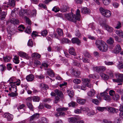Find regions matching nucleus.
<instances>
[{"label":"nucleus","mask_w":123,"mask_h":123,"mask_svg":"<svg viewBox=\"0 0 123 123\" xmlns=\"http://www.w3.org/2000/svg\"><path fill=\"white\" fill-rule=\"evenodd\" d=\"M80 11L77 9L76 12V15H74L72 13H69L66 15V18L69 20L75 23L77 20L79 21L80 20Z\"/></svg>","instance_id":"1"},{"label":"nucleus","mask_w":123,"mask_h":123,"mask_svg":"<svg viewBox=\"0 0 123 123\" xmlns=\"http://www.w3.org/2000/svg\"><path fill=\"white\" fill-rule=\"evenodd\" d=\"M99 11L102 15L105 17L108 18L111 16V12L109 10L101 7L99 8Z\"/></svg>","instance_id":"2"},{"label":"nucleus","mask_w":123,"mask_h":123,"mask_svg":"<svg viewBox=\"0 0 123 123\" xmlns=\"http://www.w3.org/2000/svg\"><path fill=\"white\" fill-rule=\"evenodd\" d=\"M68 108H58L56 109V111L58 112L55 114V116L56 117H57L59 116H64L65 115V113L63 111L67 110L68 109Z\"/></svg>","instance_id":"3"},{"label":"nucleus","mask_w":123,"mask_h":123,"mask_svg":"<svg viewBox=\"0 0 123 123\" xmlns=\"http://www.w3.org/2000/svg\"><path fill=\"white\" fill-rule=\"evenodd\" d=\"M83 82V84L84 86L82 85L80 86V88L81 90H85L86 89V86L89 88L91 87V86L89 82L90 80L87 79H83L82 80Z\"/></svg>","instance_id":"4"},{"label":"nucleus","mask_w":123,"mask_h":123,"mask_svg":"<svg viewBox=\"0 0 123 123\" xmlns=\"http://www.w3.org/2000/svg\"><path fill=\"white\" fill-rule=\"evenodd\" d=\"M117 79H113V81L117 83L123 82V74H118L116 75Z\"/></svg>","instance_id":"5"},{"label":"nucleus","mask_w":123,"mask_h":123,"mask_svg":"<svg viewBox=\"0 0 123 123\" xmlns=\"http://www.w3.org/2000/svg\"><path fill=\"white\" fill-rule=\"evenodd\" d=\"M68 120L69 122L73 123H84V122L83 120H80L79 119L75 117L69 118Z\"/></svg>","instance_id":"6"},{"label":"nucleus","mask_w":123,"mask_h":123,"mask_svg":"<svg viewBox=\"0 0 123 123\" xmlns=\"http://www.w3.org/2000/svg\"><path fill=\"white\" fill-rule=\"evenodd\" d=\"M100 95L104 99L108 102L110 101L111 100L110 96L108 94L107 92H105L100 94Z\"/></svg>","instance_id":"7"},{"label":"nucleus","mask_w":123,"mask_h":123,"mask_svg":"<svg viewBox=\"0 0 123 123\" xmlns=\"http://www.w3.org/2000/svg\"><path fill=\"white\" fill-rule=\"evenodd\" d=\"M100 25L102 26H104L105 27V29L108 31L110 32H112L113 29L112 27L108 25L105 23H101V22L100 23Z\"/></svg>","instance_id":"8"},{"label":"nucleus","mask_w":123,"mask_h":123,"mask_svg":"<svg viewBox=\"0 0 123 123\" xmlns=\"http://www.w3.org/2000/svg\"><path fill=\"white\" fill-rule=\"evenodd\" d=\"M98 49L101 51L106 52L108 50V46L105 42Z\"/></svg>","instance_id":"9"},{"label":"nucleus","mask_w":123,"mask_h":123,"mask_svg":"<svg viewBox=\"0 0 123 123\" xmlns=\"http://www.w3.org/2000/svg\"><path fill=\"white\" fill-rule=\"evenodd\" d=\"M105 42L100 40H97L95 41V44L96 47L99 49Z\"/></svg>","instance_id":"10"},{"label":"nucleus","mask_w":123,"mask_h":123,"mask_svg":"<svg viewBox=\"0 0 123 123\" xmlns=\"http://www.w3.org/2000/svg\"><path fill=\"white\" fill-rule=\"evenodd\" d=\"M81 12L83 14H89L90 13V10L86 7H83L81 9Z\"/></svg>","instance_id":"11"},{"label":"nucleus","mask_w":123,"mask_h":123,"mask_svg":"<svg viewBox=\"0 0 123 123\" xmlns=\"http://www.w3.org/2000/svg\"><path fill=\"white\" fill-rule=\"evenodd\" d=\"M3 117L7 119L8 121H10L12 120L13 117L12 115L9 113H5L3 115Z\"/></svg>","instance_id":"12"},{"label":"nucleus","mask_w":123,"mask_h":123,"mask_svg":"<svg viewBox=\"0 0 123 123\" xmlns=\"http://www.w3.org/2000/svg\"><path fill=\"white\" fill-rule=\"evenodd\" d=\"M76 101L79 104L83 105L86 103V100L80 98H77Z\"/></svg>","instance_id":"13"},{"label":"nucleus","mask_w":123,"mask_h":123,"mask_svg":"<svg viewBox=\"0 0 123 123\" xmlns=\"http://www.w3.org/2000/svg\"><path fill=\"white\" fill-rule=\"evenodd\" d=\"M121 50V48L120 45L119 44L117 45L115 48L113 50V52L117 54L120 52Z\"/></svg>","instance_id":"14"},{"label":"nucleus","mask_w":123,"mask_h":123,"mask_svg":"<svg viewBox=\"0 0 123 123\" xmlns=\"http://www.w3.org/2000/svg\"><path fill=\"white\" fill-rule=\"evenodd\" d=\"M71 41L73 43H76L78 45H80L81 43L80 40L76 37L72 38L71 39Z\"/></svg>","instance_id":"15"},{"label":"nucleus","mask_w":123,"mask_h":123,"mask_svg":"<svg viewBox=\"0 0 123 123\" xmlns=\"http://www.w3.org/2000/svg\"><path fill=\"white\" fill-rule=\"evenodd\" d=\"M26 79L28 81H32L34 79V76L32 74H30L26 76Z\"/></svg>","instance_id":"16"},{"label":"nucleus","mask_w":123,"mask_h":123,"mask_svg":"<svg viewBox=\"0 0 123 123\" xmlns=\"http://www.w3.org/2000/svg\"><path fill=\"white\" fill-rule=\"evenodd\" d=\"M11 88H9V90L11 92H16L17 91L16 86V85H14L13 84H12V82L9 83Z\"/></svg>","instance_id":"17"},{"label":"nucleus","mask_w":123,"mask_h":123,"mask_svg":"<svg viewBox=\"0 0 123 123\" xmlns=\"http://www.w3.org/2000/svg\"><path fill=\"white\" fill-rule=\"evenodd\" d=\"M95 68L97 71L98 72L100 71H104L106 69L105 68L104 66L97 67Z\"/></svg>","instance_id":"18"},{"label":"nucleus","mask_w":123,"mask_h":123,"mask_svg":"<svg viewBox=\"0 0 123 123\" xmlns=\"http://www.w3.org/2000/svg\"><path fill=\"white\" fill-rule=\"evenodd\" d=\"M7 13L5 12H2L1 9L0 7V19L1 20H4L5 18Z\"/></svg>","instance_id":"19"},{"label":"nucleus","mask_w":123,"mask_h":123,"mask_svg":"<svg viewBox=\"0 0 123 123\" xmlns=\"http://www.w3.org/2000/svg\"><path fill=\"white\" fill-rule=\"evenodd\" d=\"M72 74L75 76V77H78L80 74V72L78 71H75L74 69L72 70Z\"/></svg>","instance_id":"20"},{"label":"nucleus","mask_w":123,"mask_h":123,"mask_svg":"<svg viewBox=\"0 0 123 123\" xmlns=\"http://www.w3.org/2000/svg\"><path fill=\"white\" fill-rule=\"evenodd\" d=\"M39 114L37 113L34 114L31 117H30V121H31L32 120L38 118L39 117Z\"/></svg>","instance_id":"21"},{"label":"nucleus","mask_w":123,"mask_h":123,"mask_svg":"<svg viewBox=\"0 0 123 123\" xmlns=\"http://www.w3.org/2000/svg\"><path fill=\"white\" fill-rule=\"evenodd\" d=\"M47 74L49 76L51 77H53L55 76L54 73L52 70L50 69H48L47 71Z\"/></svg>","instance_id":"22"},{"label":"nucleus","mask_w":123,"mask_h":123,"mask_svg":"<svg viewBox=\"0 0 123 123\" xmlns=\"http://www.w3.org/2000/svg\"><path fill=\"white\" fill-rule=\"evenodd\" d=\"M18 55L20 56L27 58L28 57V55L26 54L25 52L22 51H19L18 52Z\"/></svg>","instance_id":"23"},{"label":"nucleus","mask_w":123,"mask_h":123,"mask_svg":"<svg viewBox=\"0 0 123 123\" xmlns=\"http://www.w3.org/2000/svg\"><path fill=\"white\" fill-rule=\"evenodd\" d=\"M69 52L70 54L72 55H76L75 49L73 47L70 48L69 50Z\"/></svg>","instance_id":"24"},{"label":"nucleus","mask_w":123,"mask_h":123,"mask_svg":"<svg viewBox=\"0 0 123 123\" xmlns=\"http://www.w3.org/2000/svg\"><path fill=\"white\" fill-rule=\"evenodd\" d=\"M96 110L101 112H102L106 109V108L105 107H101L98 106L96 107Z\"/></svg>","instance_id":"25"},{"label":"nucleus","mask_w":123,"mask_h":123,"mask_svg":"<svg viewBox=\"0 0 123 123\" xmlns=\"http://www.w3.org/2000/svg\"><path fill=\"white\" fill-rule=\"evenodd\" d=\"M48 120L45 117H43L38 122V123H48Z\"/></svg>","instance_id":"26"},{"label":"nucleus","mask_w":123,"mask_h":123,"mask_svg":"<svg viewBox=\"0 0 123 123\" xmlns=\"http://www.w3.org/2000/svg\"><path fill=\"white\" fill-rule=\"evenodd\" d=\"M106 42L109 44L113 45L114 43V41L113 38L110 37L107 40Z\"/></svg>","instance_id":"27"},{"label":"nucleus","mask_w":123,"mask_h":123,"mask_svg":"<svg viewBox=\"0 0 123 123\" xmlns=\"http://www.w3.org/2000/svg\"><path fill=\"white\" fill-rule=\"evenodd\" d=\"M100 75L103 79L104 80H107L109 79L108 76L103 73H100Z\"/></svg>","instance_id":"28"},{"label":"nucleus","mask_w":123,"mask_h":123,"mask_svg":"<svg viewBox=\"0 0 123 123\" xmlns=\"http://www.w3.org/2000/svg\"><path fill=\"white\" fill-rule=\"evenodd\" d=\"M116 33L120 37L123 38V32L121 30H117L115 31Z\"/></svg>","instance_id":"29"},{"label":"nucleus","mask_w":123,"mask_h":123,"mask_svg":"<svg viewBox=\"0 0 123 123\" xmlns=\"http://www.w3.org/2000/svg\"><path fill=\"white\" fill-rule=\"evenodd\" d=\"M26 105L30 110L33 111V107L31 103L28 101L27 102H26Z\"/></svg>","instance_id":"30"},{"label":"nucleus","mask_w":123,"mask_h":123,"mask_svg":"<svg viewBox=\"0 0 123 123\" xmlns=\"http://www.w3.org/2000/svg\"><path fill=\"white\" fill-rule=\"evenodd\" d=\"M95 94V91L93 89H92L88 92V95L91 97H92Z\"/></svg>","instance_id":"31"},{"label":"nucleus","mask_w":123,"mask_h":123,"mask_svg":"<svg viewBox=\"0 0 123 123\" xmlns=\"http://www.w3.org/2000/svg\"><path fill=\"white\" fill-rule=\"evenodd\" d=\"M61 43H70V41L66 38H63L61 40Z\"/></svg>","instance_id":"32"},{"label":"nucleus","mask_w":123,"mask_h":123,"mask_svg":"<svg viewBox=\"0 0 123 123\" xmlns=\"http://www.w3.org/2000/svg\"><path fill=\"white\" fill-rule=\"evenodd\" d=\"M13 59L14 60H13V61L16 64H18L19 63V57L18 56H17L16 55H15L14 56Z\"/></svg>","instance_id":"33"},{"label":"nucleus","mask_w":123,"mask_h":123,"mask_svg":"<svg viewBox=\"0 0 123 123\" xmlns=\"http://www.w3.org/2000/svg\"><path fill=\"white\" fill-rule=\"evenodd\" d=\"M10 22L12 24H17L19 23V21L18 20L14 18L11 19L10 20Z\"/></svg>","instance_id":"34"},{"label":"nucleus","mask_w":123,"mask_h":123,"mask_svg":"<svg viewBox=\"0 0 123 123\" xmlns=\"http://www.w3.org/2000/svg\"><path fill=\"white\" fill-rule=\"evenodd\" d=\"M109 111L111 113H116L115 109L114 108L109 107L108 108Z\"/></svg>","instance_id":"35"},{"label":"nucleus","mask_w":123,"mask_h":123,"mask_svg":"<svg viewBox=\"0 0 123 123\" xmlns=\"http://www.w3.org/2000/svg\"><path fill=\"white\" fill-rule=\"evenodd\" d=\"M54 91L56 94L60 97H62V92L60 90L57 89L55 90Z\"/></svg>","instance_id":"36"},{"label":"nucleus","mask_w":123,"mask_h":123,"mask_svg":"<svg viewBox=\"0 0 123 123\" xmlns=\"http://www.w3.org/2000/svg\"><path fill=\"white\" fill-rule=\"evenodd\" d=\"M56 31L59 36H61L62 35L63 32L62 29L60 28L57 29L56 30Z\"/></svg>","instance_id":"37"},{"label":"nucleus","mask_w":123,"mask_h":123,"mask_svg":"<svg viewBox=\"0 0 123 123\" xmlns=\"http://www.w3.org/2000/svg\"><path fill=\"white\" fill-rule=\"evenodd\" d=\"M19 13V15L20 17H23L24 16L25 14V10L22 9L20 10Z\"/></svg>","instance_id":"38"},{"label":"nucleus","mask_w":123,"mask_h":123,"mask_svg":"<svg viewBox=\"0 0 123 123\" xmlns=\"http://www.w3.org/2000/svg\"><path fill=\"white\" fill-rule=\"evenodd\" d=\"M102 2L105 5L107 6L111 3V0H102Z\"/></svg>","instance_id":"39"},{"label":"nucleus","mask_w":123,"mask_h":123,"mask_svg":"<svg viewBox=\"0 0 123 123\" xmlns=\"http://www.w3.org/2000/svg\"><path fill=\"white\" fill-rule=\"evenodd\" d=\"M68 105L69 106L72 107H74L77 106V104L76 102L74 101H71V102L69 103Z\"/></svg>","instance_id":"40"},{"label":"nucleus","mask_w":123,"mask_h":123,"mask_svg":"<svg viewBox=\"0 0 123 123\" xmlns=\"http://www.w3.org/2000/svg\"><path fill=\"white\" fill-rule=\"evenodd\" d=\"M11 59V57L10 56H6L3 57V60L5 62H9Z\"/></svg>","instance_id":"41"},{"label":"nucleus","mask_w":123,"mask_h":123,"mask_svg":"<svg viewBox=\"0 0 123 123\" xmlns=\"http://www.w3.org/2000/svg\"><path fill=\"white\" fill-rule=\"evenodd\" d=\"M32 100L34 102H38L39 101L40 98L38 96H34L32 97Z\"/></svg>","instance_id":"42"},{"label":"nucleus","mask_w":123,"mask_h":123,"mask_svg":"<svg viewBox=\"0 0 123 123\" xmlns=\"http://www.w3.org/2000/svg\"><path fill=\"white\" fill-rule=\"evenodd\" d=\"M120 96L116 94L113 96V99L115 101H117L119 99Z\"/></svg>","instance_id":"43"},{"label":"nucleus","mask_w":123,"mask_h":123,"mask_svg":"<svg viewBox=\"0 0 123 123\" xmlns=\"http://www.w3.org/2000/svg\"><path fill=\"white\" fill-rule=\"evenodd\" d=\"M92 102L96 105H98L99 103L98 100L96 99H93L92 100Z\"/></svg>","instance_id":"44"},{"label":"nucleus","mask_w":123,"mask_h":123,"mask_svg":"<svg viewBox=\"0 0 123 123\" xmlns=\"http://www.w3.org/2000/svg\"><path fill=\"white\" fill-rule=\"evenodd\" d=\"M81 82L80 79L77 78L75 79L73 81L74 83L77 84H79Z\"/></svg>","instance_id":"45"},{"label":"nucleus","mask_w":123,"mask_h":123,"mask_svg":"<svg viewBox=\"0 0 123 123\" xmlns=\"http://www.w3.org/2000/svg\"><path fill=\"white\" fill-rule=\"evenodd\" d=\"M8 5L11 6H14L15 5V2L14 0H9Z\"/></svg>","instance_id":"46"},{"label":"nucleus","mask_w":123,"mask_h":123,"mask_svg":"<svg viewBox=\"0 0 123 123\" xmlns=\"http://www.w3.org/2000/svg\"><path fill=\"white\" fill-rule=\"evenodd\" d=\"M68 7L66 6H63V7H61V9L62 12H66L67 10Z\"/></svg>","instance_id":"47"},{"label":"nucleus","mask_w":123,"mask_h":123,"mask_svg":"<svg viewBox=\"0 0 123 123\" xmlns=\"http://www.w3.org/2000/svg\"><path fill=\"white\" fill-rule=\"evenodd\" d=\"M48 65V64L44 62L42 63L41 66H40V67L41 68H42L44 67L45 68V69L46 70Z\"/></svg>","instance_id":"48"},{"label":"nucleus","mask_w":123,"mask_h":123,"mask_svg":"<svg viewBox=\"0 0 123 123\" xmlns=\"http://www.w3.org/2000/svg\"><path fill=\"white\" fill-rule=\"evenodd\" d=\"M67 92L68 95L70 98H72L73 97L74 93L73 92L68 90Z\"/></svg>","instance_id":"49"},{"label":"nucleus","mask_w":123,"mask_h":123,"mask_svg":"<svg viewBox=\"0 0 123 123\" xmlns=\"http://www.w3.org/2000/svg\"><path fill=\"white\" fill-rule=\"evenodd\" d=\"M25 32L29 34H30L31 32L30 26H28L25 31Z\"/></svg>","instance_id":"50"},{"label":"nucleus","mask_w":123,"mask_h":123,"mask_svg":"<svg viewBox=\"0 0 123 123\" xmlns=\"http://www.w3.org/2000/svg\"><path fill=\"white\" fill-rule=\"evenodd\" d=\"M40 87L41 88H44L46 90H47L48 88V86L43 83H41L40 85Z\"/></svg>","instance_id":"51"},{"label":"nucleus","mask_w":123,"mask_h":123,"mask_svg":"<svg viewBox=\"0 0 123 123\" xmlns=\"http://www.w3.org/2000/svg\"><path fill=\"white\" fill-rule=\"evenodd\" d=\"M12 84H13L14 85H17V86L20 85V80H17L16 81L12 82Z\"/></svg>","instance_id":"52"},{"label":"nucleus","mask_w":123,"mask_h":123,"mask_svg":"<svg viewBox=\"0 0 123 123\" xmlns=\"http://www.w3.org/2000/svg\"><path fill=\"white\" fill-rule=\"evenodd\" d=\"M18 95V93L15 92V93L12 92L11 93H9L8 95L10 97H14L17 96Z\"/></svg>","instance_id":"53"},{"label":"nucleus","mask_w":123,"mask_h":123,"mask_svg":"<svg viewBox=\"0 0 123 123\" xmlns=\"http://www.w3.org/2000/svg\"><path fill=\"white\" fill-rule=\"evenodd\" d=\"M104 63L105 64L107 65H112L114 64V63L112 62H108V61H105Z\"/></svg>","instance_id":"54"},{"label":"nucleus","mask_w":123,"mask_h":123,"mask_svg":"<svg viewBox=\"0 0 123 123\" xmlns=\"http://www.w3.org/2000/svg\"><path fill=\"white\" fill-rule=\"evenodd\" d=\"M25 19L26 23L29 25H31V21L30 19L27 17H25Z\"/></svg>","instance_id":"55"},{"label":"nucleus","mask_w":123,"mask_h":123,"mask_svg":"<svg viewBox=\"0 0 123 123\" xmlns=\"http://www.w3.org/2000/svg\"><path fill=\"white\" fill-rule=\"evenodd\" d=\"M119 69H121L123 68V62H119V64L117 66Z\"/></svg>","instance_id":"56"},{"label":"nucleus","mask_w":123,"mask_h":123,"mask_svg":"<svg viewBox=\"0 0 123 123\" xmlns=\"http://www.w3.org/2000/svg\"><path fill=\"white\" fill-rule=\"evenodd\" d=\"M27 45L28 46L31 47L33 46V43L31 39H30Z\"/></svg>","instance_id":"57"},{"label":"nucleus","mask_w":123,"mask_h":123,"mask_svg":"<svg viewBox=\"0 0 123 123\" xmlns=\"http://www.w3.org/2000/svg\"><path fill=\"white\" fill-rule=\"evenodd\" d=\"M60 8L58 7L55 6L52 9L53 11H54L55 12H58L60 10Z\"/></svg>","instance_id":"58"},{"label":"nucleus","mask_w":123,"mask_h":123,"mask_svg":"<svg viewBox=\"0 0 123 123\" xmlns=\"http://www.w3.org/2000/svg\"><path fill=\"white\" fill-rule=\"evenodd\" d=\"M40 62L38 60H36L34 62V66L35 67H37L38 65H41Z\"/></svg>","instance_id":"59"},{"label":"nucleus","mask_w":123,"mask_h":123,"mask_svg":"<svg viewBox=\"0 0 123 123\" xmlns=\"http://www.w3.org/2000/svg\"><path fill=\"white\" fill-rule=\"evenodd\" d=\"M47 30H45L41 32V34L43 36H45L47 35Z\"/></svg>","instance_id":"60"},{"label":"nucleus","mask_w":123,"mask_h":123,"mask_svg":"<svg viewBox=\"0 0 123 123\" xmlns=\"http://www.w3.org/2000/svg\"><path fill=\"white\" fill-rule=\"evenodd\" d=\"M88 110V109L87 108L82 107H80V109L81 111H83L85 112H87V111Z\"/></svg>","instance_id":"61"},{"label":"nucleus","mask_w":123,"mask_h":123,"mask_svg":"<svg viewBox=\"0 0 123 123\" xmlns=\"http://www.w3.org/2000/svg\"><path fill=\"white\" fill-rule=\"evenodd\" d=\"M88 77L90 78H92L94 79H96L98 78V76H96L94 74H91Z\"/></svg>","instance_id":"62"},{"label":"nucleus","mask_w":123,"mask_h":123,"mask_svg":"<svg viewBox=\"0 0 123 123\" xmlns=\"http://www.w3.org/2000/svg\"><path fill=\"white\" fill-rule=\"evenodd\" d=\"M31 11L29 9L25 10V12L27 15H29L31 13Z\"/></svg>","instance_id":"63"},{"label":"nucleus","mask_w":123,"mask_h":123,"mask_svg":"<svg viewBox=\"0 0 123 123\" xmlns=\"http://www.w3.org/2000/svg\"><path fill=\"white\" fill-rule=\"evenodd\" d=\"M6 67L3 65H0V70L1 71H3L6 69Z\"/></svg>","instance_id":"64"}]
</instances>
